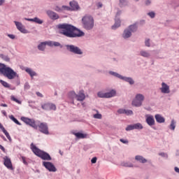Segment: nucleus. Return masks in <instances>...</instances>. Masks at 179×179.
Here are the masks:
<instances>
[{
	"label": "nucleus",
	"mask_w": 179,
	"mask_h": 179,
	"mask_svg": "<svg viewBox=\"0 0 179 179\" xmlns=\"http://www.w3.org/2000/svg\"><path fill=\"white\" fill-rule=\"evenodd\" d=\"M59 34L69 37V38H76L83 37L85 32L69 24H59L57 25Z\"/></svg>",
	"instance_id": "obj_1"
},
{
	"label": "nucleus",
	"mask_w": 179,
	"mask_h": 179,
	"mask_svg": "<svg viewBox=\"0 0 179 179\" xmlns=\"http://www.w3.org/2000/svg\"><path fill=\"white\" fill-rule=\"evenodd\" d=\"M0 73L8 78V79H15L16 78V72L10 67H7L5 64L0 63Z\"/></svg>",
	"instance_id": "obj_2"
},
{
	"label": "nucleus",
	"mask_w": 179,
	"mask_h": 179,
	"mask_svg": "<svg viewBox=\"0 0 179 179\" xmlns=\"http://www.w3.org/2000/svg\"><path fill=\"white\" fill-rule=\"evenodd\" d=\"M31 149L36 155V156H38V157H40L42 159V160H51V156H50V154L40 150L38 148H37L34 144H31Z\"/></svg>",
	"instance_id": "obj_3"
},
{
	"label": "nucleus",
	"mask_w": 179,
	"mask_h": 179,
	"mask_svg": "<svg viewBox=\"0 0 179 179\" xmlns=\"http://www.w3.org/2000/svg\"><path fill=\"white\" fill-rule=\"evenodd\" d=\"M83 28L86 30H92L94 27V20L90 15H85L82 19Z\"/></svg>",
	"instance_id": "obj_4"
},
{
	"label": "nucleus",
	"mask_w": 179,
	"mask_h": 179,
	"mask_svg": "<svg viewBox=\"0 0 179 179\" xmlns=\"http://www.w3.org/2000/svg\"><path fill=\"white\" fill-rule=\"evenodd\" d=\"M69 96L71 97V99H76L78 101H83V100L86 99V96L85 95L83 91H80L78 94H76L75 92H69Z\"/></svg>",
	"instance_id": "obj_5"
},
{
	"label": "nucleus",
	"mask_w": 179,
	"mask_h": 179,
	"mask_svg": "<svg viewBox=\"0 0 179 179\" xmlns=\"http://www.w3.org/2000/svg\"><path fill=\"white\" fill-rule=\"evenodd\" d=\"M144 100H145V96L142 94H138L136 95V97L133 100L131 104L132 106H134V107H141Z\"/></svg>",
	"instance_id": "obj_6"
},
{
	"label": "nucleus",
	"mask_w": 179,
	"mask_h": 179,
	"mask_svg": "<svg viewBox=\"0 0 179 179\" xmlns=\"http://www.w3.org/2000/svg\"><path fill=\"white\" fill-rule=\"evenodd\" d=\"M21 120L23 121V122L27 124V125H29V127L34 128V129H37L38 126L36 124V120H34V119H30L26 117H22Z\"/></svg>",
	"instance_id": "obj_7"
},
{
	"label": "nucleus",
	"mask_w": 179,
	"mask_h": 179,
	"mask_svg": "<svg viewBox=\"0 0 179 179\" xmlns=\"http://www.w3.org/2000/svg\"><path fill=\"white\" fill-rule=\"evenodd\" d=\"M41 108L45 111H55V110H57V106L52 103L48 102L45 103H41Z\"/></svg>",
	"instance_id": "obj_8"
},
{
	"label": "nucleus",
	"mask_w": 179,
	"mask_h": 179,
	"mask_svg": "<svg viewBox=\"0 0 179 179\" xmlns=\"http://www.w3.org/2000/svg\"><path fill=\"white\" fill-rule=\"evenodd\" d=\"M66 47L68 51H70V52H73V54H77L78 55H82V54H83L80 48H79L78 46H75L73 45H67Z\"/></svg>",
	"instance_id": "obj_9"
},
{
	"label": "nucleus",
	"mask_w": 179,
	"mask_h": 179,
	"mask_svg": "<svg viewBox=\"0 0 179 179\" xmlns=\"http://www.w3.org/2000/svg\"><path fill=\"white\" fill-rule=\"evenodd\" d=\"M40 132L45 134V135H48L50 132L48 131V124L45 122H41L38 125Z\"/></svg>",
	"instance_id": "obj_10"
},
{
	"label": "nucleus",
	"mask_w": 179,
	"mask_h": 179,
	"mask_svg": "<svg viewBox=\"0 0 179 179\" xmlns=\"http://www.w3.org/2000/svg\"><path fill=\"white\" fill-rule=\"evenodd\" d=\"M43 166L48 170V171L55 173L57 171V168H55V166L51 162H43Z\"/></svg>",
	"instance_id": "obj_11"
},
{
	"label": "nucleus",
	"mask_w": 179,
	"mask_h": 179,
	"mask_svg": "<svg viewBox=\"0 0 179 179\" xmlns=\"http://www.w3.org/2000/svg\"><path fill=\"white\" fill-rule=\"evenodd\" d=\"M3 160L4 166L9 170H13V166L12 165V161L10 160V158H9L8 156H6L3 157Z\"/></svg>",
	"instance_id": "obj_12"
},
{
	"label": "nucleus",
	"mask_w": 179,
	"mask_h": 179,
	"mask_svg": "<svg viewBox=\"0 0 179 179\" xmlns=\"http://www.w3.org/2000/svg\"><path fill=\"white\" fill-rule=\"evenodd\" d=\"M47 15L52 20H57V19H59V15H58V14H57V13H55V12L51 11V10H48Z\"/></svg>",
	"instance_id": "obj_13"
},
{
	"label": "nucleus",
	"mask_w": 179,
	"mask_h": 179,
	"mask_svg": "<svg viewBox=\"0 0 179 179\" xmlns=\"http://www.w3.org/2000/svg\"><path fill=\"white\" fill-rule=\"evenodd\" d=\"M14 23L15 24L17 30L21 31V33H27L26 29H24V27L23 26V24H22V22L15 21Z\"/></svg>",
	"instance_id": "obj_14"
},
{
	"label": "nucleus",
	"mask_w": 179,
	"mask_h": 179,
	"mask_svg": "<svg viewBox=\"0 0 179 179\" xmlns=\"http://www.w3.org/2000/svg\"><path fill=\"white\" fill-rule=\"evenodd\" d=\"M162 86L161 88L162 93H164V94L170 93V87H169L167 84L162 83Z\"/></svg>",
	"instance_id": "obj_15"
},
{
	"label": "nucleus",
	"mask_w": 179,
	"mask_h": 179,
	"mask_svg": "<svg viewBox=\"0 0 179 179\" xmlns=\"http://www.w3.org/2000/svg\"><path fill=\"white\" fill-rule=\"evenodd\" d=\"M69 5L72 10H79V4L75 1H72L69 3Z\"/></svg>",
	"instance_id": "obj_16"
},
{
	"label": "nucleus",
	"mask_w": 179,
	"mask_h": 179,
	"mask_svg": "<svg viewBox=\"0 0 179 179\" xmlns=\"http://www.w3.org/2000/svg\"><path fill=\"white\" fill-rule=\"evenodd\" d=\"M146 122L150 125V127H152V125H155V118L153 116H148L146 118Z\"/></svg>",
	"instance_id": "obj_17"
},
{
	"label": "nucleus",
	"mask_w": 179,
	"mask_h": 179,
	"mask_svg": "<svg viewBox=\"0 0 179 179\" xmlns=\"http://www.w3.org/2000/svg\"><path fill=\"white\" fill-rule=\"evenodd\" d=\"M115 94V90H112L110 92L105 93V99H110V97H114Z\"/></svg>",
	"instance_id": "obj_18"
},
{
	"label": "nucleus",
	"mask_w": 179,
	"mask_h": 179,
	"mask_svg": "<svg viewBox=\"0 0 179 179\" xmlns=\"http://www.w3.org/2000/svg\"><path fill=\"white\" fill-rule=\"evenodd\" d=\"M25 20L34 22L35 23H38V24H43V20H40L38 17H34V19L25 18Z\"/></svg>",
	"instance_id": "obj_19"
},
{
	"label": "nucleus",
	"mask_w": 179,
	"mask_h": 179,
	"mask_svg": "<svg viewBox=\"0 0 179 179\" xmlns=\"http://www.w3.org/2000/svg\"><path fill=\"white\" fill-rule=\"evenodd\" d=\"M136 160H137V162H139V163H146L148 162V160L146 159H145V157H143V156L141 155H136L135 157Z\"/></svg>",
	"instance_id": "obj_20"
},
{
	"label": "nucleus",
	"mask_w": 179,
	"mask_h": 179,
	"mask_svg": "<svg viewBox=\"0 0 179 179\" xmlns=\"http://www.w3.org/2000/svg\"><path fill=\"white\" fill-rule=\"evenodd\" d=\"M73 135L78 138V139H85V138H87V134L83 133H73Z\"/></svg>",
	"instance_id": "obj_21"
},
{
	"label": "nucleus",
	"mask_w": 179,
	"mask_h": 179,
	"mask_svg": "<svg viewBox=\"0 0 179 179\" xmlns=\"http://www.w3.org/2000/svg\"><path fill=\"white\" fill-rule=\"evenodd\" d=\"M132 36V32L129 29H125L123 33L124 38H129Z\"/></svg>",
	"instance_id": "obj_22"
},
{
	"label": "nucleus",
	"mask_w": 179,
	"mask_h": 179,
	"mask_svg": "<svg viewBox=\"0 0 179 179\" xmlns=\"http://www.w3.org/2000/svg\"><path fill=\"white\" fill-rule=\"evenodd\" d=\"M155 120H156L157 122H159V124H162V123H163L166 121L164 117H163L160 115H155Z\"/></svg>",
	"instance_id": "obj_23"
},
{
	"label": "nucleus",
	"mask_w": 179,
	"mask_h": 179,
	"mask_svg": "<svg viewBox=\"0 0 179 179\" xmlns=\"http://www.w3.org/2000/svg\"><path fill=\"white\" fill-rule=\"evenodd\" d=\"M121 26V20H115V24L112 26L113 30H115V29H118Z\"/></svg>",
	"instance_id": "obj_24"
},
{
	"label": "nucleus",
	"mask_w": 179,
	"mask_h": 179,
	"mask_svg": "<svg viewBox=\"0 0 179 179\" xmlns=\"http://www.w3.org/2000/svg\"><path fill=\"white\" fill-rule=\"evenodd\" d=\"M45 42H42L38 45V49L40 51H44L45 50V46H46Z\"/></svg>",
	"instance_id": "obj_25"
},
{
	"label": "nucleus",
	"mask_w": 179,
	"mask_h": 179,
	"mask_svg": "<svg viewBox=\"0 0 179 179\" xmlns=\"http://www.w3.org/2000/svg\"><path fill=\"white\" fill-rule=\"evenodd\" d=\"M26 72L27 73H29V75H30V76L31 77V78H33V76H36V75H37L36 73V72H34V71H33V70H31V69H26Z\"/></svg>",
	"instance_id": "obj_26"
},
{
	"label": "nucleus",
	"mask_w": 179,
	"mask_h": 179,
	"mask_svg": "<svg viewBox=\"0 0 179 179\" xmlns=\"http://www.w3.org/2000/svg\"><path fill=\"white\" fill-rule=\"evenodd\" d=\"M140 54L141 55V57H144L145 58H149V57H150V53H149L147 51H141Z\"/></svg>",
	"instance_id": "obj_27"
},
{
	"label": "nucleus",
	"mask_w": 179,
	"mask_h": 179,
	"mask_svg": "<svg viewBox=\"0 0 179 179\" xmlns=\"http://www.w3.org/2000/svg\"><path fill=\"white\" fill-rule=\"evenodd\" d=\"M138 29V27H136V24H133L130 25L129 27V30L131 32L134 33V31H136V29Z\"/></svg>",
	"instance_id": "obj_28"
},
{
	"label": "nucleus",
	"mask_w": 179,
	"mask_h": 179,
	"mask_svg": "<svg viewBox=\"0 0 179 179\" xmlns=\"http://www.w3.org/2000/svg\"><path fill=\"white\" fill-rule=\"evenodd\" d=\"M10 120H11L12 121H13V122H15V124H17V125H22V124H20L17 120L15 117V116H13V115L9 116Z\"/></svg>",
	"instance_id": "obj_29"
},
{
	"label": "nucleus",
	"mask_w": 179,
	"mask_h": 179,
	"mask_svg": "<svg viewBox=\"0 0 179 179\" xmlns=\"http://www.w3.org/2000/svg\"><path fill=\"white\" fill-rule=\"evenodd\" d=\"M134 129H143V126L141 123H136L133 124Z\"/></svg>",
	"instance_id": "obj_30"
},
{
	"label": "nucleus",
	"mask_w": 179,
	"mask_h": 179,
	"mask_svg": "<svg viewBox=\"0 0 179 179\" xmlns=\"http://www.w3.org/2000/svg\"><path fill=\"white\" fill-rule=\"evenodd\" d=\"M0 83L4 87H7L8 89H9V87H10V85H9V83H8L7 82L3 80H0Z\"/></svg>",
	"instance_id": "obj_31"
},
{
	"label": "nucleus",
	"mask_w": 179,
	"mask_h": 179,
	"mask_svg": "<svg viewBox=\"0 0 179 179\" xmlns=\"http://www.w3.org/2000/svg\"><path fill=\"white\" fill-rule=\"evenodd\" d=\"M169 128L172 131H174L176 129V121L174 120H171V122Z\"/></svg>",
	"instance_id": "obj_32"
},
{
	"label": "nucleus",
	"mask_w": 179,
	"mask_h": 179,
	"mask_svg": "<svg viewBox=\"0 0 179 179\" xmlns=\"http://www.w3.org/2000/svg\"><path fill=\"white\" fill-rule=\"evenodd\" d=\"M123 79L125 80V82H128L130 85H134V80H132L131 78H123Z\"/></svg>",
	"instance_id": "obj_33"
},
{
	"label": "nucleus",
	"mask_w": 179,
	"mask_h": 179,
	"mask_svg": "<svg viewBox=\"0 0 179 179\" xmlns=\"http://www.w3.org/2000/svg\"><path fill=\"white\" fill-rule=\"evenodd\" d=\"M11 100L13 101H15V103H17V104H22V101H20L19 99H16L15 96H11Z\"/></svg>",
	"instance_id": "obj_34"
},
{
	"label": "nucleus",
	"mask_w": 179,
	"mask_h": 179,
	"mask_svg": "<svg viewBox=\"0 0 179 179\" xmlns=\"http://www.w3.org/2000/svg\"><path fill=\"white\" fill-rule=\"evenodd\" d=\"M3 133L6 135V138L8 139V141H12V138L10 137V135H9V133L8 132V131L4 130L3 131Z\"/></svg>",
	"instance_id": "obj_35"
},
{
	"label": "nucleus",
	"mask_w": 179,
	"mask_h": 179,
	"mask_svg": "<svg viewBox=\"0 0 179 179\" xmlns=\"http://www.w3.org/2000/svg\"><path fill=\"white\" fill-rule=\"evenodd\" d=\"M97 96L101 99H106V93H103V92H98Z\"/></svg>",
	"instance_id": "obj_36"
},
{
	"label": "nucleus",
	"mask_w": 179,
	"mask_h": 179,
	"mask_svg": "<svg viewBox=\"0 0 179 179\" xmlns=\"http://www.w3.org/2000/svg\"><path fill=\"white\" fill-rule=\"evenodd\" d=\"M110 73H111V75H113V76H116V78H119L120 79H124V78H122V76H121L117 73L111 72Z\"/></svg>",
	"instance_id": "obj_37"
},
{
	"label": "nucleus",
	"mask_w": 179,
	"mask_h": 179,
	"mask_svg": "<svg viewBox=\"0 0 179 179\" xmlns=\"http://www.w3.org/2000/svg\"><path fill=\"white\" fill-rule=\"evenodd\" d=\"M127 0H120V6H124V5H127Z\"/></svg>",
	"instance_id": "obj_38"
},
{
	"label": "nucleus",
	"mask_w": 179,
	"mask_h": 179,
	"mask_svg": "<svg viewBox=\"0 0 179 179\" xmlns=\"http://www.w3.org/2000/svg\"><path fill=\"white\" fill-rule=\"evenodd\" d=\"M46 45H49V47H54V41H45Z\"/></svg>",
	"instance_id": "obj_39"
},
{
	"label": "nucleus",
	"mask_w": 179,
	"mask_h": 179,
	"mask_svg": "<svg viewBox=\"0 0 179 179\" xmlns=\"http://www.w3.org/2000/svg\"><path fill=\"white\" fill-rule=\"evenodd\" d=\"M134 129V124H130L127 127L126 131H132Z\"/></svg>",
	"instance_id": "obj_40"
},
{
	"label": "nucleus",
	"mask_w": 179,
	"mask_h": 179,
	"mask_svg": "<svg viewBox=\"0 0 179 179\" xmlns=\"http://www.w3.org/2000/svg\"><path fill=\"white\" fill-rule=\"evenodd\" d=\"M123 166L124 167H134V164L129 163V162H126L123 164Z\"/></svg>",
	"instance_id": "obj_41"
},
{
	"label": "nucleus",
	"mask_w": 179,
	"mask_h": 179,
	"mask_svg": "<svg viewBox=\"0 0 179 179\" xmlns=\"http://www.w3.org/2000/svg\"><path fill=\"white\" fill-rule=\"evenodd\" d=\"M101 114L100 113H96L94 115V118H96V120H101Z\"/></svg>",
	"instance_id": "obj_42"
},
{
	"label": "nucleus",
	"mask_w": 179,
	"mask_h": 179,
	"mask_svg": "<svg viewBox=\"0 0 179 179\" xmlns=\"http://www.w3.org/2000/svg\"><path fill=\"white\" fill-rule=\"evenodd\" d=\"M55 10H56V12H62V7L56 6L55 8Z\"/></svg>",
	"instance_id": "obj_43"
},
{
	"label": "nucleus",
	"mask_w": 179,
	"mask_h": 179,
	"mask_svg": "<svg viewBox=\"0 0 179 179\" xmlns=\"http://www.w3.org/2000/svg\"><path fill=\"white\" fill-rule=\"evenodd\" d=\"M62 10H71V8L66 6H63L62 7Z\"/></svg>",
	"instance_id": "obj_44"
},
{
	"label": "nucleus",
	"mask_w": 179,
	"mask_h": 179,
	"mask_svg": "<svg viewBox=\"0 0 179 179\" xmlns=\"http://www.w3.org/2000/svg\"><path fill=\"white\" fill-rule=\"evenodd\" d=\"M124 114H127V115H132V114H134V112H132V110H125Z\"/></svg>",
	"instance_id": "obj_45"
},
{
	"label": "nucleus",
	"mask_w": 179,
	"mask_h": 179,
	"mask_svg": "<svg viewBox=\"0 0 179 179\" xmlns=\"http://www.w3.org/2000/svg\"><path fill=\"white\" fill-rule=\"evenodd\" d=\"M148 16L151 17L152 19H153V17H155V14L154 12H150L148 13Z\"/></svg>",
	"instance_id": "obj_46"
},
{
	"label": "nucleus",
	"mask_w": 179,
	"mask_h": 179,
	"mask_svg": "<svg viewBox=\"0 0 179 179\" xmlns=\"http://www.w3.org/2000/svg\"><path fill=\"white\" fill-rule=\"evenodd\" d=\"M97 162V157H94L91 160V163H92V164H94L95 163H96Z\"/></svg>",
	"instance_id": "obj_47"
},
{
	"label": "nucleus",
	"mask_w": 179,
	"mask_h": 179,
	"mask_svg": "<svg viewBox=\"0 0 179 179\" xmlns=\"http://www.w3.org/2000/svg\"><path fill=\"white\" fill-rule=\"evenodd\" d=\"M117 113H119V114H125V109H119Z\"/></svg>",
	"instance_id": "obj_48"
},
{
	"label": "nucleus",
	"mask_w": 179,
	"mask_h": 179,
	"mask_svg": "<svg viewBox=\"0 0 179 179\" xmlns=\"http://www.w3.org/2000/svg\"><path fill=\"white\" fill-rule=\"evenodd\" d=\"M21 159H22V161L24 163V164L27 165V162L26 161L25 157H22Z\"/></svg>",
	"instance_id": "obj_49"
},
{
	"label": "nucleus",
	"mask_w": 179,
	"mask_h": 179,
	"mask_svg": "<svg viewBox=\"0 0 179 179\" xmlns=\"http://www.w3.org/2000/svg\"><path fill=\"white\" fill-rule=\"evenodd\" d=\"M145 43L146 47H150V43L149 39L146 40Z\"/></svg>",
	"instance_id": "obj_50"
},
{
	"label": "nucleus",
	"mask_w": 179,
	"mask_h": 179,
	"mask_svg": "<svg viewBox=\"0 0 179 179\" xmlns=\"http://www.w3.org/2000/svg\"><path fill=\"white\" fill-rule=\"evenodd\" d=\"M53 45L55 47H59L61 45V43H59L58 42H53Z\"/></svg>",
	"instance_id": "obj_51"
},
{
	"label": "nucleus",
	"mask_w": 179,
	"mask_h": 179,
	"mask_svg": "<svg viewBox=\"0 0 179 179\" xmlns=\"http://www.w3.org/2000/svg\"><path fill=\"white\" fill-rule=\"evenodd\" d=\"M120 141L122 142V143H126L127 144V143H129L128 140H124L122 138H120Z\"/></svg>",
	"instance_id": "obj_52"
},
{
	"label": "nucleus",
	"mask_w": 179,
	"mask_h": 179,
	"mask_svg": "<svg viewBox=\"0 0 179 179\" xmlns=\"http://www.w3.org/2000/svg\"><path fill=\"white\" fill-rule=\"evenodd\" d=\"M0 149L1 150H2V152H3V153H5L6 151L5 150V148L3 146H2V145L0 144Z\"/></svg>",
	"instance_id": "obj_53"
},
{
	"label": "nucleus",
	"mask_w": 179,
	"mask_h": 179,
	"mask_svg": "<svg viewBox=\"0 0 179 179\" xmlns=\"http://www.w3.org/2000/svg\"><path fill=\"white\" fill-rule=\"evenodd\" d=\"M0 129H1L2 132L6 130L5 129V127H3V125H2V124L1 123H0Z\"/></svg>",
	"instance_id": "obj_54"
},
{
	"label": "nucleus",
	"mask_w": 179,
	"mask_h": 179,
	"mask_svg": "<svg viewBox=\"0 0 179 179\" xmlns=\"http://www.w3.org/2000/svg\"><path fill=\"white\" fill-rule=\"evenodd\" d=\"M8 36L11 38L12 40H15V35L13 34H8Z\"/></svg>",
	"instance_id": "obj_55"
},
{
	"label": "nucleus",
	"mask_w": 179,
	"mask_h": 179,
	"mask_svg": "<svg viewBox=\"0 0 179 179\" xmlns=\"http://www.w3.org/2000/svg\"><path fill=\"white\" fill-rule=\"evenodd\" d=\"M1 58H3V57H4V59L6 61H9V57H8L7 56H3V55H1Z\"/></svg>",
	"instance_id": "obj_56"
},
{
	"label": "nucleus",
	"mask_w": 179,
	"mask_h": 179,
	"mask_svg": "<svg viewBox=\"0 0 179 179\" xmlns=\"http://www.w3.org/2000/svg\"><path fill=\"white\" fill-rule=\"evenodd\" d=\"M36 95H37L38 97H43V96L42 95V94L40 93V92H36Z\"/></svg>",
	"instance_id": "obj_57"
},
{
	"label": "nucleus",
	"mask_w": 179,
	"mask_h": 179,
	"mask_svg": "<svg viewBox=\"0 0 179 179\" xmlns=\"http://www.w3.org/2000/svg\"><path fill=\"white\" fill-rule=\"evenodd\" d=\"M150 3H151L150 0H147V1H145V5H147V6H149Z\"/></svg>",
	"instance_id": "obj_58"
},
{
	"label": "nucleus",
	"mask_w": 179,
	"mask_h": 179,
	"mask_svg": "<svg viewBox=\"0 0 179 179\" xmlns=\"http://www.w3.org/2000/svg\"><path fill=\"white\" fill-rule=\"evenodd\" d=\"M175 171H176V173H178V174H179V169H178V167H177V166L175 167Z\"/></svg>",
	"instance_id": "obj_59"
},
{
	"label": "nucleus",
	"mask_w": 179,
	"mask_h": 179,
	"mask_svg": "<svg viewBox=\"0 0 179 179\" xmlns=\"http://www.w3.org/2000/svg\"><path fill=\"white\" fill-rule=\"evenodd\" d=\"M1 113H2L3 115H4L5 117H6L7 113H6V110H1Z\"/></svg>",
	"instance_id": "obj_60"
},
{
	"label": "nucleus",
	"mask_w": 179,
	"mask_h": 179,
	"mask_svg": "<svg viewBox=\"0 0 179 179\" xmlns=\"http://www.w3.org/2000/svg\"><path fill=\"white\" fill-rule=\"evenodd\" d=\"M4 3L5 0H0V6H1V5H3Z\"/></svg>",
	"instance_id": "obj_61"
},
{
	"label": "nucleus",
	"mask_w": 179,
	"mask_h": 179,
	"mask_svg": "<svg viewBox=\"0 0 179 179\" xmlns=\"http://www.w3.org/2000/svg\"><path fill=\"white\" fill-rule=\"evenodd\" d=\"M1 107H8V105L6 103H1Z\"/></svg>",
	"instance_id": "obj_62"
},
{
	"label": "nucleus",
	"mask_w": 179,
	"mask_h": 179,
	"mask_svg": "<svg viewBox=\"0 0 179 179\" xmlns=\"http://www.w3.org/2000/svg\"><path fill=\"white\" fill-rule=\"evenodd\" d=\"M160 155L161 156H164V153H161Z\"/></svg>",
	"instance_id": "obj_63"
},
{
	"label": "nucleus",
	"mask_w": 179,
	"mask_h": 179,
	"mask_svg": "<svg viewBox=\"0 0 179 179\" xmlns=\"http://www.w3.org/2000/svg\"><path fill=\"white\" fill-rule=\"evenodd\" d=\"M103 6V4H99V8H101Z\"/></svg>",
	"instance_id": "obj_64"
}]
</instances>
